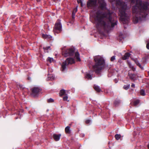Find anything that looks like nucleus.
<instances>
[{
  "instance_id": "nucleus-18",
  "label": "nucleus",
  "mask_w": 149,
  "mask_h": 149,
  "mask_svg": "<svg viewBox=\"0 0 149 149\" xmlns=\"http://www.w3.org/2000/svg\"><path fill=\"white\" fill-rule=\"evenodd\" d=\"M47 61L49 62L50 63H52L54 62V60L52 58L49 57L47 58Z\"/></svg>"
},
{
  "instance_id": "nucleus-6",
  "label": "nucleus",
  "mask_w": 149,
  "mask_h": 149,
  "mask_svg": "<svg viewBox=\"0 0 149 149\" xmlns=\"http://www.w3.org/2000/svg\"><path fill=\"white\" fill-rule=\"evenodd\" d=\"M62 28V26L60 21L58 20L55 24L53 29L54 31V33H58L61 31Z\"/></svg>"
},
{
  "instance_id": "nucleus-27",
  "label": "nucleus",
  "mask_w": 149,
  "mask_h": 149,
  "mask_svg": "<svg viewBox=\"0 0 149 149\" xmlns=\"http://www.w3.org/2000/svg\"><path fill=\"white\" fill-rule=\"evenodd\" d=\"M140 93L142 95H145V91L143 90H141Z\"/></svg>"
},
{
  "instance_id": "nucleus-39",
  "label": "nucleus",
  "mask_w": 149,
  "mask_h": 149,
  "mask_svg": "<svg viewBox=\"0 0 149 149\" xmlns=\"http://www.w3.org/2000/svg\"><path fill=\"white\" fill-rule=\"evenodd\" d=\"M141 14V15L142 16V17H143V18H144L145 17V16H143V14Z\"/></svg>"
},
{
  "instance_id": "nucleus-40",
  "label": "nucleus",
  "mask_w": 149,
  "mask_h": 149,
  "mask_svg": "<svg viewBox=\"0 0 149 149\" xmlns=\"http://www.w3.org/2000/svg\"><path fill=\"white\" fill-rule=\"evenodd\" d=\"M148 148H149V144L148 145Z\"/></svg>"
},
{
  "instance_id": "nucleus-36",
  "label": "nucleus",
  "mask_w": 149,
  "mask_h": 149,
  "mask_svg": "<svg viewBox=\"0 0 149 149\" xmlns=\"http://www.w3.org/2000/svg\"><path fill=\"white\" fill-rule=\"evenodd\" d=\"M91 122V120H87L86 121V123H90Z\"/></svg>"
},
{
  "instance_id": "nucleus-16",
  "label": "nucleus",
  "mask_w": 149,
  "mask_h": 149,
  "mask_svg": "<svg viewBox=\"0 0 149 149\" xmlns=\"http://www.w3.org/2000/svg\"><path fill=\"white\" fill-rule=\"evenodd\" d=\"M42 37L45 38H48L50 39L52 38V37L50 35H48L46 34H43Z\"/></svg>"
},
{
  "instance_id": "nucleus-37",
  "label": "nucleus",
  "mask_w": 149,
  "mask_h": 149,
  "mask_svg": "<svg viewBox=\"0 0 149 149\" xmlns=\"http://www.w3.org/2000/svg\"><path fill=\"white\" fill-rule=\"evenodd\" d=\"M146 47L148 49H149V42L147 44Z\"/></svg>"
},
{
  "instance_id": "nucleus-11",
  "label": "nucleus",
  "mask_w": 149,
  "mask_h": 149,
  "mask_svg": "<svg viewBox=\"0 0 149 149\" xmlns=\"http://www.w3.org/2000/svg\"><path fill=\"white\" fill-rule=\"evenodd\" d=\"M74 58L77 61H80L81 59L79 56V54L78 52H76L74 53Z\"/></svg>"
},
{
  "instance_id": "nucleus-35",
  "label": "nucleus",
  "mask_w": 149,
  "mask_h": 149,
  "mask_svg": "<svg viewBox=\"0 0 149 149\" xmlns=\"http://www.w3.org/2000/svg\"><path fill=\"white\" fill-rule=\"evenodd\" d=\"M77 2L78 3H81V6H82V3L81 2V0H78Z\"/></svg>"
},
{
  "instance_id": "nucleus-26",
  "label": "nucleus",
  "mask_w": 149,
  "mask_h": 149,
  "mask_svg": "<svg viewBox=\"0 0 149 149\" xmlns=\"http://www.w3.org/2000/svg\"><path fill=\"white\" fill-rule=\"evenodd\" d=\"M68 97L66 95L63 98V99L64 101H69L68 100Z\"/></svg>"
},
{
  "instance_id": "nucleus-24",
  "label": "nucleus",
  "mask_w": 149,
  "mask_h": 149,
  "mask_svg": "<svg viewBox=\"0 0 149 149\" xmlns=\"http://www.w3.org/2000/svg\"><path fill=\"white\" fill-rule=\"evenodd\" d=\"M130 87V85L128 84V85H125L124 86L123 88L124 89H125V90H127Z\"/></svg>"
},
{
  "instance_id": "nucleus-41",
  "label": "nucleus",
  "mask_w": 149,
  "mask_h": 149,
  "mask_svg": "<svg viewBox=\"0 0 149 149\" xmlns=\"http://www.w3.org/2000/svg\"><path fill=\"white\" fill-rule=\"evenodd\" d=\"M37 1H40V0H37Z\"/></svg>"
},
{
  "instance_id": "nucleus-3",
  "label": "nucleus",
  "mask_w": 149,
  "mask_h": 149,
  "mask_svg": "<svg viewBox=\"0 0 149 149\" xmlns=\"http://www.w3.org/2000/svg\"><path fill=\"white\" fill-rule=\"evenodd\" d=\"M132 4L135 3V5L132 8V12L134 13H138L139 12L143 13L145 15V11L148 8V3H142L140 0H136L134 1V0H131Z\"/></svg>"
},
{
  "instance_id": "nucleus-21",
  "label": "nucleus",
  "mask_w": 149,
  "mask_h": 149,
  "mask_svg": "<svg viewBox=\"0 0 149 149\" xmlns=\"http://www.w3.org/2000/svg\"><path fill=\"white\" fill-rule=\"evenodd\" d=\"M121 137V136L120 134H116L115 135V138L117 140H119Z\"/></svg>"
},
{
  "instance_id": "nucleus-10",
  "label": "nucleus",
  "mask_w": 149,
  "mask_h": 149,
  "mask_svg": "<svg viewBox=\"0 0 149 149\" xmlns=\"http://www.w3.org/2000/svg\"><path fill=\"white\" fill-rule=\"evenodd\" d=\"M61 136V134H53L52 137L56 141H57L59 140Z\"/></svg>"
},
{
  "instance_id": "nucleus-25",
  "label": "nucleus",
  "mask_w": 149,
  "mask_h": 149,
  "mask_svg": "<svg viewBox=\"0 0 149 149\" xmlns=\"http://www.w3.org/2000/svg\"><path fill=\"white\" fill-rule=\"evenodd\" d=\"M139 102V100H136L134 102V106L137 105Z\"/></svg>"
},
{
  "instance_id": "nucleus-31",
  "label": "nucleus",
  "mask_w": 149,
  "mask_h": 149,
  "mask_svg": "<svg viewBox=\"0 0 149 149\" xmlns=\"http://www.w3.org/2000/svg\"><path fill=\"white\" fill-rule=\"evenodd\" d=\"M75 13H74L73 12H72V18L73 19H74V16L75 15Z\"/></svg>"
},
{
  "instance_id": "nucleus-17",
  "label": "nucleus",
  "mask_w": 149,
  "mask_h": 149,
  "mask_svg": "<svg viewBox=\"0 0 149 149\" xmlns=\"http://www.w3.org/2000/svg\"><path fill=\"white\" fill-rule=\"evenodd\" d=\"M94 89L97 92H99L101 91L100 88L98 86L94 85Z\"/></svg>"
},
{
  "instance_id": "nucleus-1",
  "label": "nucleus",
  "mask_w": 149,
  "mask_h": 149,
  "mask_svg": "<svg viewBox=\"0 0 149 149\" xmlns=\"http://www.w3.org/2000/svg\"><path fill=\"white\" fill-rule=\"evenodd\" d=\"M102 16V14L100 12L97 13L94 16L95 22L97 26H100L108 31L116 25V21L114 20L110 14H108L103 17Z\"/></svg>"
},
{
  "instance_id": "nucleus-38",
  "label": "nucleus",
  "mask_w": 149,
  "mask_h": 149,
  "mask_svg": "<svg viewBox=\"0 0 149 149\" xmlns=\"http://www.w3.org/2000/svg\"><path fill=\"white\" fill-rule=\"evenodd\" d=\"M131 87L133 88H134L135 87V85L134 84H132L131 85Z\"/></svg>"
},
{
  "instance_id": "nucleus-9",
  "label": "nucleus",
  "mask_w": 149,
  "mask_h": 149,
  "mask_svg": "<svg viewBox=\"0 0 149 149\" xmlns=\"http://www.w3.org/2000/svg\"><path fill=\"white\" fill-rule=\"evenodd\" d=\"M96 2V0H89L87 3V6L88 7L92 6L95 4Z\"/></svg>"
},
{
  "instance_id": "nucleus-42",
  "label": "nucleus",
  "mask_w": 149,
  "mask_h": 149,
  "mask_svg": "<svg viewBox=\"0 0 149 149\" xmlns=\"http://www.w3.org/2000/svg\"><path fill=\"white\" fill-rule=\"evenodd\" d=\"M110 1H112L111 0H109Z\"/></svg>"
},
{
  "instance_id": "nucleus-34",
  "label": "nucleus",
  "mask_w": 149,
  "mask_h": 149,
  "mask_svg": "<svg viewBox=\"0 0 149 149\" xmlns=\"http://www.w3.org/2000/svg\"><path fill=\"white\" fill-rule=\"evenodd\" d=\"M129 64V65L130 66V67L131 68H132V70H133V71H134L135 70V69L134 68H133V66H132V65H130V64Z\"/></svg>"
},
{
  "instance_id": "nucleus-15",
  "label": "nucleus",
  "mask_w": 149,
  "mask_h": 149,
  "mask_svg": "<svg viewBox=\"0 0 149 149\" xmlns=\"http://www.w3.org/2000/svg\"><path fill=\"white\" fill-rule=\"evenodd\" d=\"M129 76L130 78L132 80H135L136 79V75L134 74L129 73Z\"/></svg>"
},
{
  "instance_id": "nucleus-23",
  "label": "nucleus",
  "mask_w": 149,
  "mask_h": 149,
  "mask_svg": "<svg viewBox=\"0 0 149 149\" xmlns=\"http://www.w3.org/2000/svg\"><path fill=\"white\" fill-rule=\"evenodd\" d=\"M133 20L134 23H136L139 21V19L137 17H134Z\"/></svg>"
},
{
  "instance_id": "nucleus-29",
  "label": "nucleus",
  "mask_w": 149,
  "mask_h": 149,
  "mask_svg": "<svg viewBox=\"0 0 149 149\" xmlns=\"http://www.w3.org/2000/svg\"><path fill=\"white\" fill-rule=\"evenodd\" d=\"M115 60V56H113L111 58V61H113L114 60Z\"/></svg>"
},
{
  "instance_id": "nucleus-5",
  "label": "nucleus",
  "mask_w": 149,
  "mask_h": 149,
  "mask_svg": "<svg viewBox=\"0 0 149 149\" xmlns=\"http://www.w3.org/2000/svg\"><path fill=\"white\" fill-rule=\"evenodd\" d=\"M75 63V61L72 58H68L65 61L63 62L61 65L62 71H63L66 68V65L69 64H72Z\"/></svg>"
},
{
  "instance_id": "nucleus-2",
  "label": "nucleus",
  "mask_w": 149,
  "mask_h": 149,
  "mask_svg": "<svg viewBox=\"0 0 149 149\" xmlns=\"http://www.w3.org/2000/svg\"><path fill=\"white\" fill-rule=\"evenodd\" d=\"M116 4L119 9L120 20L124 24L127 23L128 21L129 18L126 13V10L127 9L126 4L121 0H117Z\"/></svg>"
},
{
  "instance_id": "nucleus-14",
  "label": "nucleus",
  "mask_w": 149,
  "mask_h": 149,
  "mask_svg": "<svg viewBox=\"0 0 149 149\" xmlns=\"http://www.w3.org/2000/svg\"><path fill=\"white\" fill-rule=\"evenodd\" d=\"M99 2L101 4L100 7L101 8H104L105 6V4L103 0H98Z\"/></svg>"
},
{
  "instance_id": "nucleus-12",
  "label": "nucleus",
  "mask_w": 149,
  "mask_h": 149,
  "mask_svg": "<svg viewBox=\"0 0 149 149\" xmlns=\"http://www.w3.org/2000/svg\"><path fill=\"white\" fill-rule=\"evenodd\" d=\"M68 93V91L63 89L60 91V96L66 95H67V93Z\"/></svg>"
},
{
  "instance_id": "nucleus-19",
  "label": "nucleus",
  "mask_w": 149,
  "mask_h": 149,
  "mask_svg": "<svg viewBox=\"0 0 149 149\" xmlns=\"http://www.w3.org/2000/svg\"><path fill=\"white\" fill-rule=\"evenodd\" d=\"M66 132L67 133H69L70 132V127L69 126H67L65 129Z\"/></svg>"
},
{
  "instance_id": "nucleus-20",
  "label": "nucleus",
  "mask_w": 149,
  "mask_h": 149,
  "mask_svg": "<svg viewBox=\"0 0 149 149\" xmlns=\"http://www.w3.org/2000/svg\"><path fill=\"white\" fill-rule=\"evenodd\" d=\"M134 61L137 65L139 66L141 69H143V67L141 65V64L139 63L137 60L135 59L134 60Z\"/></svg>"
},
{
  "instance_id": "nucleus-33",
  "label": "nucleus",
  "mask_w": 149,
  "mask_h": 149,
  "mask_svg": "<svg viewBox=\"0 0 149 149\" xmlns=\"http://www.w3.org/2000/svg\"><path fill=\"white\" fill-rule=\"evenodd\" d=\"M52 77V78H51V79H51V80H52L54 79V77L53 76H52V75H50L49 76V77Z\"/></svg>"
},
{
  "instance_id": "nucleus-22",
  "label": "nucleus",
  "mask_w": 149,
  "mask_h": 149,
  "mask_svg": "<svg viewBox=\"0 0 149 149\" xmlns=\"http://www.w3.org/2000/svg\"><path fill=\"white\" fill-rule=\"evenodd\" d=\"M86 78L88 79H91V74L89 73H87L86 74Z\"/></svg>"
},
{
  "instance_id": "nucleus-13",
  "label": "nucleus",
  "mask_w": 149,
  "mask_h": 149,
  "mask_svg": "<svg viewBox=\"0 0 149 149\" xmlns=\"http://www.w3.org/2000/svg\"><path fill=\"white\" fill-rule=\"evenodd\" d=\"M130 56V54L128 53H126L124 56L123 57L122 59L123 60H126Z\"/></svg>"
},
{
  "instance_id": "nucleus-32",
  "label": "nucleus",
  "mask_w": 149,
  "mask_h": 149,
  "mask_svg": "<svg viewBox=\"0 0 149 149\" xmlns=\"http://www.w3.org/2000/svg\"><path fill=\"white\" fill-rule=\"evenodd\" d=\"M77 8H75V9H74V10L73 11V12L74 13H76L77 11Z\"/></svg>"
},
{
  "instance_id": "nucleus-4",
  "label": "nucleus",
  "mask_w": 149,
  "mask_h": 149,
  "mask_svg": "<svg viewBox=\"0 0 149 149\" xmlns=\"http://www.w3.org/2000/svg\"><path fill=\"white\" fill-rule=\"evenodd\" d=\"M94 60L95 62V65L93 66L94 70L96 73H99L103 68L104 63V60L100 56H95Z\"/></svg>"
},
{
  "instance_id": "nucleus-8",
  "label": "nucleus",
  "mask_w": 149,
  "mask_h": 149,
  "mask_svg": "<svg viewBox=\"0 0 149 149\" xmlns=\"http://www.w3.org/2000/svg\"><path fill=\"white\" fill-rule=\"evenodd\" d=\"M39 91V89L38 88H34L32 89V95L35 96Z\"/></svg>"
},
{
  "instance_id": "nucleus-7",
  "label": "nucleus",
  "mask_w": 149,
  "mask_h": 149,
  "mask_svg": "<svg viewBox=\"0 0 149 149\" xmlns=\"http://www.w3.org/2000/svg\"><path fill=\"white\" fill-rule=\"evenodd\" d=\"M74 49L73 48L67 49L65 50V52H63V55L65 56H72L74 54Z\"/></svg>"
},
{
  "instance_id": "nucleus-30",
  "label": "nucleus",
  "mask_w": 149,
  "mask_h": 149,
  "mask_svg": "<svg viewBox=\"0 0 149 149\" xmlns=\"http://www.w3.org/2000/svg\"><path fill=\"white\" fill-rule=\"evenodd\" d=\"M54 101V100L52 98H50L48 100V102H53Z\"/></svg>"
},
{
  "instance_id": "nucleus-28",
  "label": "nucleus",
  "mask_w": 149,
  "mask_h": 149,
  "mask_svg": "<svg viewBox=\"0 0 149 149\" xmlns=\"http://www.w3.org/2000/svg\"><path fill=\"white\" fill-rule=\"evenodd\" d=\"M50 48V47H44L43 49L44 50L45 52H48L47 51V50L49 49Z\"/></svg>"
}]
</instances>
